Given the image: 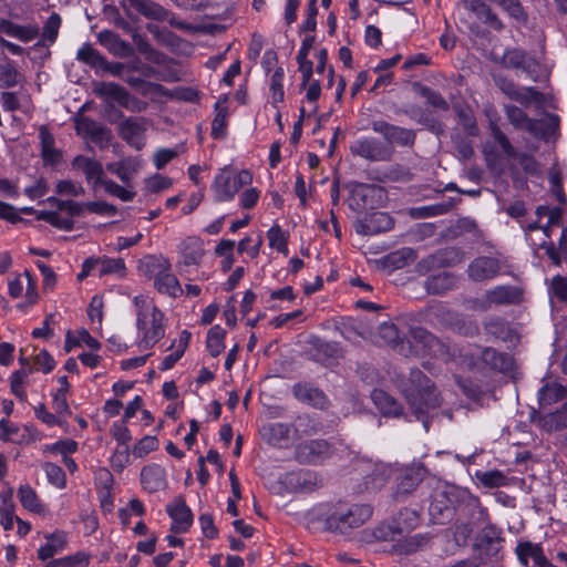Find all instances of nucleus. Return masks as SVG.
<instances>
[{
  "instance_id": "obj_60",
  "label": "nucleus",
  "mask_w": 567,
  "mask_h": 567,
  "mask_svg": "<svg viewBox=\"0 0 567 567\" xmlns=\"http://www.w3.org/2000/svg\"><path fill=\"white\" fill-rule=\"evenodd\" d=\"M540 549L542 547L537 544L522 542L516 547V554L522 565L528 566V560L534 559Z\"/></svg>"
},
{
  "instance_id": "obj_51",
  "label": "nucleus",
  "mask_w": 567,
  "mask_h": 567,
  "mask_svg": "<svg viewBox=\"0 0 567 567\" xmlns=\"http://www.w3.org/2000/svg\"><path fill=\"white\" fill-rule=\"evenodd\" d=\"M14 519L18 523V532H28L30 529V525L13 514V505L6 504L0 508V525L4 530L12 529Z\"/></svg>"
},
{
  "instance_id": "obj_58",
  "label": "nucleus",
  "mask_w": 567,
  "mask_h": 567,
  "mask_svg": "<svg viewBox=\"0 0 567 567\" xmlns=\"http://www.w3.org/2000/svg\"><path fill=\"white\" fill-rule=\"evenodd\" d=\"M540 220L542 219L537 218L536 221L527 223L522 226L525 233V239L533 248H540L539 238H543V225L539 224Z\"/></svg>"
},
{
  "instance_id": "obj_10",
  "label": "nucleus",
  "mask_w": 567,
  "mask_h": 567,
  "mask_svg": "<svg viewBox=\"0 0 567 567\" xmlns=\"http://www.w3.org/2000/svg\"><path fill=\"white\" fill-rule=\"evenodd\" d=\"M499 549V537H492L488 534H477L472 545L473 557L482 567L496 561Z\"/></svg>"
},
{
  "instance_id": "obj_20",
  "label": "nucleus",
  "mask_w": 567,
  "mask_h": 567,
  "mask_svg": "<svg viewBox=\"0 0 567 567\" xmlns=\"http://www.w3.org/2000/svg\"><path fill=\"white\" fill-rule=\"evenodd\" d=\"M141 161L136 157H125L118 162L107 163L106 169L115 174L125 185L130 186L133 177L141 169Z\"/></svg>"
},
{
  "instance_id": "obj_16",
  "label": "nucleus",
  "mask_w": 567,
  "mask_h": 567,
  "mask_svg": "<svg viewBox=\"0 0 567 567\" xmlns=\"http://www.w3.org/2000/svg\"><path fill=\"white\" fill-rule=\"evenodd\" d=\"M374 132L380 133L390 144L411 145L415 140V134L412 130L395 126L384 121L374 122L372 124Z\"/></svg>"
},
{
  "instance_id": "obj_18",
  "label": "nucleus",
  "mask_w": 567,
  "mask_h": 567,
  "mask_svg": "<svg viewBox=\"0 0 567 567\" xmlns=\"http://www.w3.org/2000/svg\"><path fill=\"white\" fill-rule=\"evenodd\" d=\"M481 360L492 371L508 373L514 368L513 358L504 352H498L492 348H485L481 351Z\"/></svg>"
},
{
  "instance_id": "obj_15",
  "label": "nucleus",
  "mask_w": 567,
  "mask_h": 567,
  "mask_svg": "<svg viewBox=\"0 0 567 567\" xmlns=\"http://www.w3.org/2000/svg\"><path fill=\"white\" fill-rule=\"evenodd\" d=\"M522 299V291L514 286H496L488 289L483 296V302L486 307L508 306L518 303Z\"/></svg>"
},
{
  "instance_id": "obj_27",
  "label": "nucleus",
  "mask_w": 567,
  "mask_h": 567,
  "mask_svg": "<svg viewBox=\"0 0 567 567\" xmlns=\"http://www.w3.org/2000/svg\"><path fill=\"white\" fill-rule=\"evenodd\" d=\"M539 247L545 249L546 255L553 264L559 266L563 260H567V228L561 230L557 249L553 241L545 239L539 240Z\"/></svg>"
},
{
  "instance_id": "obj_28",
  "label": "nucleus",
  "mask_w": 567,
  "mask_h": 567,
  "mask_svg": "<svg viewBox=\"0 0 567 567\" xmlns=\"http://www.w3.org/2000/svg\"><path fill=\"white\" fill-rule=\"evenodd\" d=\"M313 43L315 37L306 35L297 54L299 71L302 74V81L305 84L310 80L313 72L312 62L308 60V55L313 48Z\"/></svg>"
},
{
  "instance_id": "obj_2",
  "label": "nucleus",
  "mask_w": 567,
  "mask_h": 567,
  "mask_svg": "<svg viewBox=\"0 0 567 567\" xmlns=\"http://www.w3.org/2000/svg\"><path fill=\"white\" fill-rule=\"evenodd\" d=\"M411 409H413L416 419L421 420L424 430L429 431L427 415L441 405L439 394L435 392L431 380L420 370H412L410 382L403 389Z\"/></svg>"
},
{
  "instance_id": "obj_43",
  "label": "nucleus",
  "mask_w": 567,
  "mask_h": 567,
  "mask_svg": "<svg viewBox=\"0 0 567 567\" xmlns=\"http://www.w3.org/2000/svg\"><path fill=\"white\" fill-rule=\"evenodd\" d=\"M105 56L101 54L91 43L83 44L76 53V60L92 69L100 70Z\"/></svg>"
},
{
  "instance_id": "obj_52",
  "label": "nucleus",
  "mask_w": 567,
  "mask_h": 567,
  "mask_svg": "<svg viewBox=\"0 0 567 567\" xmlns=\"http://www.w3.org/2000/svg\"><path fill=\"white\" fill-rule=\"evenodd\" d=\"M526 53L520 49H507L499 63L508 69H525L526 68Z\"/></svg>"
},
{
  "instance_id": "obj_63",
  "label": "nucleus",
  "mask_w": 567,
  "mask_h": 567,
  "mask_svg": "<svg viewBox=\"0 0 567 567\" xmlns=\"http://www.w3.org/2000/svg\"><path fill=\"white\" fill-rule=\"evenodd\" d=\"M420 94L425 99L426 103L433 107L440 110H447L449 105L444 97L436 91H433L430 87L421 86Z\"/></svg>"
},
{
  "instance_id": "obj_36",
  "label": "nucleus",
  "mask_w": 567,
  "mask_h": 567,
  "mask_svg": "<svg viewBox=\"0 0 567 567\" xmlns=\"http://www.w3.org/2000/svg\"><path fill=\"white\" fill-rule=\"evenodd\" d=\"M18 497L23 508L29 512L40 514L44 512V506L39 499L35 491L29 485L24 484L18 488Z\"/></svg>"
},
{
  "instance_id": "obj_53",
  "label": "nucleus",
  "mask_w": 567,
  "mask_h": 567,
  "mask_svg": "<svg viewBox=\"0 0 567 567\" xmlns=\"http://www.w3.org/2000/svg\"><path fill=\"white\" fill-rule=\"evenodd\" d=\"M62 19L59 13L52 12L42 28V38L50 44L56 41Z\"/></svg>"
},
{
  "instance_id": "obj_55",
  "label": "nucleus",
  "mask_w": 567,
  "mask_h": 567,
  "mask_svg": "<svg viewBox=\"0 0 567 567\" xmlns=\"http://www.w3.org/2000/svg\"><path fill=\"white\" fill-rule=\"evenodd\" d=\"M103 125L92 120L91 117L81 116L75 120V130L79 135L84 137H91L93 134L97 133Z\"/></svg>"
},
{
  "instance_id": "obj_61",
  "label": "nucleus",
  "mask_w": 567,
  "mask_h": 567,
  "mask_svg": "<svg viewBox=\"0 0 567 567\" xmlns=\"http://www.w3.org/2000/svg\"><path fill=\"white\" fill-rule=\"evenodd\" d=\"M44 471L49 482L58 487H63L65 485V473L61 466L47 462L44 465Z\"/></svg>"
},
{
  "instance_id": "obj_22",
  "label": "nucleus",
  "mask_w": 567,
  "mask_h": 567,
  "mask_svg": "<svg viewBox=\"0 0 567 567\" xmlns=\"http://www.w3.org/2000/svg\"><path fill=\"white\" fill-rule=\"evenodd\" d=\"M394 220L390 214L375 212L365 218L364 223L358 228V233L363 235H375L385 233L393 228Z\"/></svg>"
},
{
  "instance_id": "obj_19",
  "label": "nucleus",
  "mask_w": 567,
  "mask_h": 567,
  "mask_svg": "<svg viewBox=\"0 0 567 567\" xmlns=\"http://www.w3.org/2000/svg\"><path fill=\"white\" fill-rule=\"evenodd\" d=\"M461 6L473 13L480 21L491 25L495 30L503 28L502 21L492 12L483 0H461Z\"/></svg>"
},
{
  "instance_id": "obj_54",
  "label": "nucleus",
  "mask_w": 567,
  "mask_h": 567,
  "mask_svg": "<svg viewBox=\"0 0 567 567\" xmlns=\"http://www.w3.org/2000/svg\"><path fill=\"white\" fill-rule=\"evenodd\" d=\"M509 121L516 126L524 128L528 132L534 133L536 131L537 121L529 118L526 113H524L518 107H512L507 112Z\"/></svg>"
},
{
  "instance_id": "obj_48",
  "label": "nucleus",
  "mask_w": 567,
  "mask_h": 567,
  "mask_svg": "<svg viewBox=\"0 0 567 567\" xmlns=\"http://www.w3.org/2000/svg\"><path fill=\"white\" fill-rule=\"evenodd\" d=\"M60 388L53 395V409L56 414H71V410L66 400V393L70 389V383L66 375L58 379Z\"/></svg>"
},
{
  "instance_id": "obj_11",
  "label": "nucleus",
  "mask_w": 567,
  "mask_h": 567,
  "mask_svg": "<svg viewBox=\"0 0 567 567\" xmlns=\"http://www.w3.org/2000/svg\"><path fill=\"white\" fill-rule=\"evenodd\" d=\"M351 152L369 161H385L391 156V151L380 141L372 137H362L351 145Z\"/></svg>"
},
{
  "instance_id": "obj_17",
  "label": "nucleus",
  "mask_w": 567,
  "mask_h": 567,
  "mask_svg": "<svg viewBox=\"0 0 567 567\" xmlns=\"http://www.w3.org/2000/svg\"><path fill=\"white\" fill-rule=\"evenodd\" d=\"M141 484L148 493L163 491L167 486L165 468L158 464L144 466L141 471Z\"/></svg>"
},
{
  "instance_id": "obj_32",
  "label": "nucleus",
  "mask_w": 567,
  "mask_h": 567,
  "mask_svg": "<svg viewBox=\"0 0 567 567\" xmlns=\"http://www.w3.org/2000/svg\"><path fill=\"white\" fill-rule=\"evenodd\" d=\"M398 471L396 465L391 464H384V463H377L374 464V468L371 475H368L365 478V488L367 489H378L382 487L388 480L390 478V475Z\"/></svg>"
},
{
  "instance_id": "obj_38",
  "label": "nucleus",
  "mask_w": 567,
  "mask_h": 567,
  "mask_svg": "<svg viewBox=\"0 0 567 567\" xmlns=\"http://www.w3.org/2000/svg\"><path fill=\"white\" fill-rule=\"evenodd\" d=\"M262 480L265 486L276 495L284 493V474L278 466H265L262 468Z\"/></svg>"
},
{
  "instance_id": "obj_37",
  "label": "nucleus",
  "mask_w": 567,
  "mask_h": 567,
  "mask_svg": "<svg viewBox=\"0 0 567 567\" xmlns=\"http://www.w3.org/2000/svg\"><path fill=\"white\" fill-rule=\"evenodd\" d=\"M312 474L307 471L290 472L286 474V492H300L311 488Z\"/></svg>"
},
{
  "instance_id": "obj_57",
  "label": "nucleus",
  "mask_w": 567,
  "mask_h": 567,
  "mask_svg": "<svg viewBox=\"0 0 567 567\" xmlns=\"http://www.w3.org/2000/svg\"><path fill=\"white\" fill-rule=\"evenodd\" d=\"M49 204L55 206L58 210L68 212L71 217L80 216L83 213V204L73 200H63L56 197H49L47 199Z\"/></svg>"
},
{
  "instance_id": "obj_30",
  "label": "nucleus",
  "mask_w": 567,
  "mask_h": 567,
  "mask_svg": "<svg viewBox=\"0 0 567 567\" xmlns=\"http://www.w3.org/2000/svg\"><path fill=\"white\" fill-rule=\"evenodd\" d=\"M456 285V278L450 272L442 271L429 277L425 281V288L429 292L440 295L453 289Z\"/></svg>"
},
{
  "instance_id": "obj_45",
  "label": "nucleus",
  "mask_w": 567,
  "mask_h": 567,
  "mask_svg": "<svg viewBox=\"0 0 567 567\" xmlns=\"http://www.w3.org/2000/svg\"><path fill=\"white\" fill-rule=\"evenodd\" d=\"M35 218L64 231H71L74 228L72 217H62L58 212L41 210L37 214Z\"/></svg>"
},
{
  "instance_id": "obj_56",
  "label": "nucleus",
  "mask_w": 567,
  "mask_h": 567,
  "mask_svg": "<svg viewBox=\"0 0 567 567\" xmlns=\"http://www.w3.org/2000/svg\"><path fill=\"white\" fill-rule=\"evenodd\" d=\"M103 125L92 120L91 117L81 116L75 120V130L79 135L84 137H91L93 134L97 133Z\"/></svg>"
},
{
  "instance_id": "obj_31",
  "label": "nucleus",
  "mask_w": 567,
  "mask_h": 567,
  "mask_svg": "<svg viewBox=\"0 0 567 567\" xmlns=\"http://www.w3.org/2000/svg\"><path fill=\"white\" fill-rule=\"evenodd\" d=\"M420 515L416 511L404 508L393 519L389 532H411L419 527Z\"/></svg>"
},
{
  "instance_id": "obj_29",
  "label": "nucleus",
  "mask_w": 567,
  "mask_h": 567,
  "mask_svg": "<svg viewBox=\"0 0 567 567\" xmlns=\"http://www.w3.org/2000/svg\"><path fill=\"white\" fill-rule=\"evenodd\" d=\"M371 398L378 410L385 416H399L402 412L401 405L386 392L373 390Z\"/></svg>"
},
{
  "instance_id": "obj_59",
  "label": "nucleus",
  "mask_w": 567,
  "mask_h": 567,
  "mask_svg": "<svg viewBox=\"0 0 567 567\" xmlns=\"http://www.w3.org/2000/svg\"><path fill=\"white\" fill-rule=\"evenodd\" d=\"M480 482L489 488L504 486L506 484V476L499 471H488L476 474Z\"/></svg>"
},
{
  "instance_id": "obj_47",
  "label": "nucleus",
  "mask_w": 567,
  "mask_h": 567,
  "mask_svg": "<svg viewBox=\"0 0 567 567\" xmlns=\"http://www.w3.org/2000/svg\"><path fill=\"white\" fill-rule=\"evenodd\" d=\"M260 436L264 442L272 447H281L284 440V424L281 423H266L260 427Z\"/></svg>"
},
{
  "instance_id": "obj_64",
  "label": "nucleus",
  "mask_w": 567,
  "mask_h": 567,
  "mask_svg": "<svg viewBox=\"0 0 567 567\" xmlns=\"http://www.w3.org/2000/svg\"><path fill=\"white\" fill-rule=\"evenodd\" d=\"M549 293L551 297L558 299L559 301H567V278L555 276L551 279Z\"/></svg>"
},
{
  "instance_id": "obj_41",
  "label": "nucleus",
  "mask_w": 567,
  "mask_h": 567,
  "mask_svg": "<svg viewBox=\"0 0 567 567\" xmlns=\"http://www.w3.org/2000/svg\"><path fill=\"white\" fill-rule=\"evenodd\" d=\"M226 331L219 324L212 327L207 332L206 348L212 357H218L225 349Z\"/></svg>"
},
{
  "instance_id": "obj_21",
  "label": "nucleus",
  "mask_w": 567,
  "mask_h": 567,
  "mask_svg": "<svg viewBox=\"0 0 567 567\" xmlns=\"http://www.w3.org/2000/svg\"><path fill=\"white\" fill-rule=\"evenodd\" d=\"M145 124L146 121L144 117H127L120 123L118 135L128 144L140 148L138 141L146 130Z\"/></svg>"
},
{
  "instance_id": "obj_23",
  "label": "nucleus",
  "mask_w": 567,
  "mask_h": 567,
  "mask_svg": "<svg viewBox=\"0 0 567 567\" xmlns=\"http://www.w3.org/2000/svg\"><path fill=\"white\" fill-rule=\"evenodd\" d=\"M424 472V467L420 464L406 466L403 472V477L396 485V489L394 493L395 498H399L402 495H406L413 492L423 480Z\"/></svg>"
},
{
  "instance_id": "obj_40",
  "label": "nucleus",
  "mask_w": 567,
  "mask_h": 567,
  "mask_svg": "<svg viewBox=\"0 0 567 567\" xmlns=\"http://www.w3.org/2000/svg\"><path fill=\"white\" fill-rule=\"evenodd\" d=\"M204 250L199 240L195 238H188L182 249L181 264L185 266H192L199 264Z\"/></svg>"
},
{
  "instance_id": "obj_7",
  "label": "nucleus",
  "mask_w": 567,
  "mask_h": 567,
  "mask_svg": "<svg viewBox=\"0 0 567 567\" xmlns=\"http://www.w3.org/2000/svg\"><path fill=\"white\" fill-rule=\"evenodd\" d=\"M333 447L326 440H305L296 444L295 457L303 464H321L331 457Z\"/></svg>"
},
{
  "instance_id": "obj_50",
  "label": "nucleus",
  "mask_w": 567,
  "mask_h": 567,
  "mask_svg": "<svg viewBox=\"0 0 567 567\" xmlns=\"http://www.w3.org/2000/svg\"><path fill=\"white\" fill-rule=\"evenodd\" d=\"M133 305L136 308V328L137 330H144L146 320L151 316L152 307L155 305L142 295L133 298Z\"/></svg>"
},
{
  "instance_id": "obj_13",
  "label": "nucleus",
  "mask_w": 567,
  "mask_h": 567,
  "mask_svg": "<svg viewBox=\"0 0 567 567\" xmlns=\"http://www.w3.org/2000/svg\"><path fill=\"white\" fill-rule=\"evenodd\" d=\"M141 331L143 332V338L140 341L138 347L143 350L153 348L162 338H164V313L156 306L152 307L151 326L147 327L146 322L145 329Z\"/></svg>"
},
{
  "instance_id": "obj_9",
  "label": "nucleus",
  "mask_w": 567,
  "mask_h": 567,
  "mask_svg": "<svg viewBox=\"0 0 567 567\" xmlns=\"http://www.w3.org/2000/svg\"><path fill=\"white\" fill-rule=\"evenodd\" d=\"M166 513L172 519L171 532H187L193 525L194 515L183 496H177L167 503Z\"/></svg>"
},
{
  "instance_id": "obj_34",
  "label": "nucleus",
  "mask_w": 567,
  "mask_h": 567,
  "mask_svg": "<svg viewBox=\"0 0 567 567\" xmlns=\"http://www.w3.org/2000/svg\"><path fill=\"white\" fill-rule=\"evenodd\" d=\"M66 545L65 534H48L47 543L38 550V558L48 560L62 551Z\"/></svg>"
},
{
  "instance_id": "obj_42",
  "label": "nucleus",
  "mask_w": 567,
  "mask_h": 567,
  "mask_svg": "<svg viewBox=\"0 0 567 567\" xmlns=\"http://www.w3.org/2000/svg\"><path fill=\"white\" fill-rule=\"evenodd\" d=\"M93 92L97 96L115 101L120 105L126 89L114 82H100L95 84Z\"/></svg>"
},
{
  "instance_id": "obj_62",
  "label": "nucleus",
  "mask_w": 567,
  "mask_h": 567,
  "mask_svg": "<svg viewBox=\"0 0 567 567\" xmlns=\"http://www.w3.org/2000/svg\"><path fill=\"white\" fill-rule=\"evenodd\" d=\"M103 187L106 193L120 198L123 202H131L135 197V192L122 187L112 179H106Z\"/></svg>"
},
{
  "instance_id": "obj_25",
  "label": "nucleus",
  "mask_w": 567,
  "mask_h": 567,
  "mask_svg": "<svg viewBox=\"0 0 567 567\" xmlns=\"http://www.w3.org/2000/svg\"><path fill=\"white\" fill-rule=\"evenodd\" d=\"M293 395L297 400L319 409H323L327 403V398L323 392L307 383L295 385Z\"/></svg>"
},
{
  "instance_id": "obj_39",
  "label": "nucleus",
  "mask_w": 567,
  "mask_h": 567,
  "mask_svg": "<svg viewBox=\"0 0 567 567\" xmlns=\"http://www.w3.org/2000/svg\"><path fill=\"white\" fill-rule=\"evenodd\" d=\"M540 426L547 432L558 431L567 427V402L560 410L543 415L539 419Z\"/></svg>"
},
{
  "instance_id": "obj_5",
  "label": "nucleus",
  "mask_w": 567,
  "mask_h": 567,
  "mask_svg": "<svg viewBox=\"0 0 567 567\" xmlns=\"http://www.w3.org/2000/svg\"><path fill=\"white\" fill-rule=\"evenodd\" d=\"M252 175L249 171L243 169L235 172L223 169L215 176L212 189L217 202H228L234 198L236 193L245 185L250 184Z\"/></svg>"
},
{
  "instance_id": "obj_4",
  "label": "nucleus",
  "mask_w": 567,
  "mask_h": 567,
  "mask_svg": "<svg viewBox=\"0 0 567 567\" xmlns=\"http://www.w3.org/2000/svg\"><path fill=\"white\" fill-rule=\"evenodd\" d=\"M355 539L361 546L374 551H390L398 554H411L421 546L423 537L415 535L405 538L404 542L395 540V534H357Z\"/></svg>"
},
{
  "instance_id": "obj_35",
  "label": "nucleus",
  "mask_w": 567,
  "mask_h": 567,
  "mask_svg": "<svg viewBox=\"0 0 567 567\" xmlns=\"http://www.w3.org/2000/svg\"><path fill=\"white\" fill-rule=\"evenodd\" d=\"M536 216L538 219L547 218V223L543 225V238L547 239L550 237L551 228L554 226H560L561 224V210L557 207L550 208L548 206H538L536 209Z\"/></svg>"
},
{
  "instance_id": "obj_24",
  "label": "nucleus",
  "mask_w": 567,
  "mask_h": 567,
  "mask_svg": "<svg viewBox=\"0 0 567 567\" xmlns=\"http://www.w3.org/2000/svg\"><path fill=\"white\" fill-rule=\"evenodd\" d=\"M37 24L20 25L8 19H0V33L16 38L22 42H30L39 35Z\"/></svg>"
},
{
  "instance_id": "obj_26",
  "label": "nucleus",
  "mask_w": 567,
  "mask_h": 567,
  "mask_svg": "<svg viewBox=\"0 0 567 567\" xmlns=\"http://www.w3.org/2000/svg\"><path fill=\"white\" fill-rule=\"evenodd\" d=\"M228 97L220 96L214 105L215 116L212 121V136L214 138H223L226 136L227 117H228Z\"/></svg>"
},
{
  "instance_id": "obj_46",
  "label": "nucleus",
  "mask_w": 567,
  "mask_h": 567,
  "mask_svg": "<svg viewBox=\"0 0 567 567\" xmlns=\"http://www.w3.org/2000/svg\"><path fill=\"white\" fill-rule=\"evenodd\" d=\"M566 396V389L557 383L546 384L538 391V401L543 406L550 405Z\"/></svg>"
},
{
  "instance_id": "obj_12",
  "label": "nucleus",
  "mask_w": 567,
  "mask_h": 567,
  "mask_svg": "<svg viewBox=\"0 0 567 567\" xmlns=\"http://www.w3.org/2000/svg\"><path fill=\"white\" fill-rule=\"evenodd\" d=\"M501 272L499 260L495 257L481 256L475 258L467 268L471 280L480 282L495 278Z\"/></svg>"
},
{
  "instance_id": "obj_1",
  "label": "nucleus",
  "mask_w": 567,
  "mask_h": 567,
  "mask_svg": "<svg viewBox=\"0 0 567 567\" xmlns=\"http://www.w3.org/2000/svg\"><path fill=\"white\" fill-rule=\"evenodd\" d=\"M410 354L415 357H433L444 362L460 360L468 367L474 365L473 355L463 353V350L455 344L446 343L423 328H413L408 340Z\"/></svg>"
},
{
  "instance_id": "obj_14",
  "label": "nucleus",
  "mask_w": 567,
  "mask_h": 567,
  "mask_svg": "<svg viewBox=\"0 0 567 567\" xmlns=\"http://www.w3.org/2000/svg\"><path fill=\"white\" fill-rule=\"evenodd\" d=\"M71 165L73 168L82 169L86 182L92 184L94 188L103 186L106 182L103 165L95 158L78 155L72 159Z\"/></svg>"
},
{
  "instance_id": "obj_44",
  "label": "nucleus",
  "mask_w": 567,
  "mask_h": 567,
  "mask_svg": "<svg viewBox=\"0 0 567 567\" xmlns=\"http://www.w3.org/2000/svg\"><path fill=\"white\" fill-rule=\"evenodd\" d=\"M115 275L118 278L126 276V266L123 258L100 257L99 277Z\"/></svg>"
},
{
  "instance_id": "obj_3",
  "label": "nucleus",
  "mask_w": 567,
  "mask_h": 567,
  "mask_svg": "<svg viewBox=\"0 0 567 567\" xmlns=\"http://www.w3.org/2000/svg\"><path fill=\"white\" fill-rule=\"evenodd\" d=\"M322 514L326 515L327 532H343L363 525L372 516V508L369 505H354L343 511L324 505Z\"/></svg>"
},
{
  "instance_id": "obj_33",
  "label": "nucleus",
  "mask_w": 567,
  "mask_h": 567,
  "mask_svg": "<svg viewBox=\"0 0 567 567\" xmlns=\"http://www.w3.org/2000/svg\"><path fill=\"white\" fill-rule=\"evenodd\" d=\"M270 91H271V107L276 110L275 112V120L279 125V128L284 130V124L281 122V112L278 107V104L284 101V87H282V75H281V68H278L276 72L272 75L271 84H270Z\"/></svg>"
},
{
  "instance_id": "obj_49",
  "label": "nucleus",
  "mask_w": 567,
  "mask_h": 567,
  "mask_svg": "<svg viewBox=\"0 0 567 567\" xmlns=\"http://www.w3.org/2000/svg\"><path fill=\"white\" fill-rule=\"evenodd\" d=\"M22 75L17 70L13 61L7 60L0 63V89H10L21 82Z\"/></svg>"
},
{
  "instance_id": "obj_8",
  "label": "nucleus",
  "mask_w": 567,
  "mask_h": 567,
  "mask_svg": "<svg viewBox=\"0 0 567 567\" xmlns=\"http://www.w3.org/2000/svg\"><path fill=\"white\" fill-rule=\"evenodd\" d=\"M152 266L158 270L154 277V286L161 293H166L171 297H177L182 293V287L175 275L171 274V262L165 258H150Z\"/></svg>"
},
{
  "instance_id": "obj_6",
  "label": "nucleus",
  "mask_w": 567,
  "mask_h": 567,
  "mask_svg": "<svg viewBox=\"0 0 567 567\" xmlns=\"http://www.w3.org/2000/svg\"><path fill=\"white\" fill-rule=\"evenodd\" d=\"M130 7L135 9L140 14L150 20L158 22L167 21L171 27L178 30L187 31L190 25L182 20H178L174 13L168 11L162 4L153 0H127Z\"/></svg>"
}]
</instances>
